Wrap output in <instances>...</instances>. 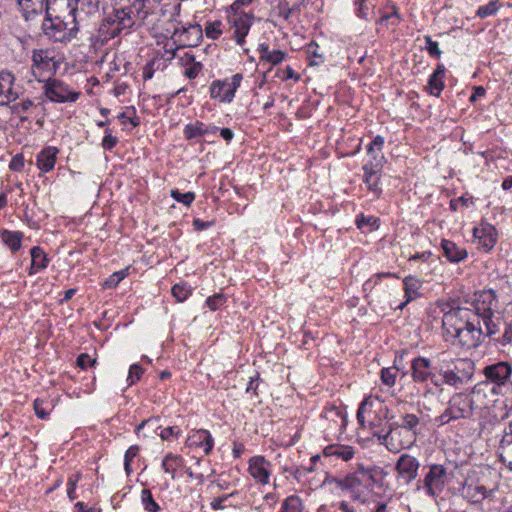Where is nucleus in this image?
I'll list each match as a JSON object with an SVG mask.
<instances>
[{
    "label": "nucleus",
    "instance_id": "obj_1",
    "mask_svg": "<svg viewBox=\"0 0 512 512\" xmlns=\"http://www.w3.org/2000/svg\"><path fill=\"white\" fill-rule=\"evenodd\" d=\"M446 341L465 349L476 348L482 343L484 329L471 318V310L456 307L446 312L442 319Z\"/></svg>",
    "mask_w": 512,
    "mask_h": 512
},
{
    "label": "nucleus",
    "instance_id": "obj_2",
    "mask_svg": "<svg viewBox=\"0 0 512 512\" xmlns=\"http://www.w3.org/2000/svg\"><path fill=\"white\" fill-rule=\"evenodd\" d=\"M129 12L121 4L116 6L113 2V11L103 19L99 27L100 35L104 39H112L122 33H129L135 25L134 16L130 15Z\"/></svg>",
    "mask_w": 512,
    "mask_h": 512
},
{
    "label": "nucleus",
    "instance_id": "obj_3",
    "mask_svg": "<svg viewBox=\"0 0 512 512\" xmlns=\"http://www.w3.org/2000/svg\"><path fill=\"white\" fill-rule=\"evenodd\" d=\"M42 29L46 36L55 42L65 43L76 36L78 31L77 22L69 20L64 14L45 17L42 23Z\"/></svg>",
    "mask_w": 512,
    "mask_h": 512
},
{
    "label": "nucleus",
    "instance_id": "obj_4",
    "mask_svg": "<svg viewBox=\"0 0 512 512\" xmlns=\"http://www.w3.org/2000/svg\"><path fill=\"white\" fill-rule=\"evenodd\" d=\"M448 473L446 468L440 464H432L423 479V488L429 497L436 498L444 490Z\"/></svg>",
    "mask_w": 512,
    "mask_h": 512
},
{
    "label": "nucleus",
    "instance_id": "obj_5",
    "mask_svg": "<svg viewBox=\"0 0 512 512\" xmlns=\"http://www.w3.org/2000/svg\"><path fill=\"white\" fill-rule=\"evenodd\" d=\"M44 93L50 101L57 103L75 102L80 96V92L72 91L63 81L51 78L44 84Z\"/></svg>",
    "mask_w": 512,
    "mask_h": 512
},
{
    "label": "nucleus",
    "instance_id": "obj_6",
    "mask_svg": "<svg viewBox=\"0 0 512 512\" xmlns=\"http://www.w3.org/2000/svg\"><path fill=\"white\" fill-rule=\"evenodd\" d=\"M448 407L457 420L471 418L474 411L479 409L473 397L464 393L454 394L448 402Z\"/></svg>",
    "mask_w": 512,
    "mask_h": 512
},
{
    "label": "nucleus",
    "instance_id": "obj_7",
    "mask_svg": "<svg viewBox=\"0 0 512 512\" xmlns=\"http://www.w3.org/2000/svg\"><path fill=\"white\" fill-rule=\"evenodd\" d=\"M243 79V75L241 73H236L232 76L231 81L227 80L213 81L210 86V95L212 98L220 99L222 102L230 103L234 96L237 88L240 86L241 81Z\"/></svg>",
    "mask_w": 512,
    "mask_h": 512
},
{
    "label": "nucleus",
    "instance_id": "obj_8",
    "mask_svg": "<svg viewBox=\"0 0 512 512\" xmlns=\"http://www.w3.org/2000/svg\"><path fill=\"white\" fill-rule=\"evenodd\" d=\"M253 20L254 15L252 13L233 12L232 15H229V22L234 29L233 36L237 44L242 46L245 43V37L249 33Z\"/></svg>",
    "mask_w": 512,
    "mask_h": 512
},
{
    "label": "nucleus",
    "instance_id": "obj_9",
    "mask_svg": "<svg viewBox=\"0 0 512 512\" xmlns=\"http://www.w3.org/2000/svg\"><path fill=\"white\" fill-rule=\"evenodd\" d=\"M44 13L47 16H55L64 14L69 20H75L78 11L77 0H47Z\"/></svg>",
    "mask_w": 512,
    "mask_h": 512
},
{
    "label": "nucleus",
    "instance_id": "obj_10",
    "mask_svg": "<svg viewBox=\"0 0 512 512\" xmlns=\"http://www.w3.org/2000/svg\"><path fill=\"white\" fill-rule=\"evenodd\" d=\"M419 467L420 463L415 457L409 454H402L396 462L395 470L409 484L416 479Z\"/></svg>",
    "mask_w": 512,
    "mask_h": 512
},
{
    "label": "nucleus",
    "instance_id": "obj_11",
    "mask_svg": "<svg viewBox=\"0 0 512 512\" xmlns=\"http://www.w3.org/2000/svg\"><path fill=\"white\" fill-rule=\"evenodd\" d=\"M434 370L429 358L418 356L411 361V377L416 383L427 382L433 376Z\"/></svg>",
    "mask_w": 512,
    "mask_h": 512
},
{
    "label": "nucleus",
    "instance_id": "obj_12",
    "mask_svg": "<svg viewBox=\"0 0 512 512\" xmlns=\"http://www.w3.org/2000/svg\"><path fill=\"white\" fill-rule=\"evenodd\" d=\"M485 377L498 386L504 385L512 373V367L508 362H498L484 368Z\"/></svg>",
    "mask_w": 512,
    "mask_h": 512
},
{
    "label": "nucleus",
    "instance_id": "obj_13",
    "mask_svg": "<svg viewBox=\"0 0 512 512\" xmlns=\"http://www.w3.org/2000/svg\"><path fill=\"white\" fill-rule=\"evenodd\" d=\"M384 441L385 447L393 453H398L403 449L410 448L414 443V439H412L411 435L404 431H387Z\"/></svg>",
    "mask_w": 512,
    "mask_h": 512
},
{
    "label": "nucleus",
    "instance_id": "obj_14",
    "mask_svg": "<svg viewBox=\"0 0 512 512\" xmlns=\"http://www.w3.org/2000/svg\"><path fill=\"white\" fill-rule=\"evenodd\" d=\"M23 17L28 21L35 16L41 15L45 11L47 0H13Z\"/></svg>",
    "mask_w": 512,
    "mask_h": 512
},
{
    "label": "nucleus",
    "instance_id": "obj_15",
    "mask_svg": "<svg viewBox=\"0 0 512 512\" xmlns=\"http://www.w3.org/2000/svg\"><path fill=\"white\" fill-rule=\"evenodd\" d=\"M499 451L501 461L512 470V421L508 423L503 431Z\"/></svg>",
    "mask_w": 512,
    "mask_h": 512
},
{
    "label": "nucleus",
    "instance_id": "obj_16",
    "mask_svg": "<svg viewBox=\"0 0 512 512\" xmlns=\"http://www.w3.org/2000/svg\"><path fill=\"white\" fill-rule=\"evenodd\" d=\"M179 34V41L183 46L195 47L197 46L203 37V31L199 24L190 25L187 28H183L180 32L176 30L174 35Z\"/></svg>",
    "mask_w": 512,
    "mask_h": 512
},
{
    "label": "nucleus",
    "instance_id": "obj_17",
    "mask_svg": "<svg viewBox=\"0 0 512 512\" xmlns=\"http://www.w3.org/2000/svg\"><path fill=\"white\" fill-rule=\"evenodd\" d=\"M33 68L39 70L51 71L56 70L53 51L48 49H35L32 53Z\"/></svg>",
    "mask_w": 512,
    "mask_h": 512
},
{
    "label": "nucleus",
    "instance_id": "obj_18",
    "mask_svg": "<svg viewBox=\"0 0 512 512\" xmlns=\"http://www.w3.org/2000/svg\"><path fill=\"white\" fill-rule=\"evenodd\" d=\"M332 482L339 488L353 493L355 499H360L359 488L362 486L358 469L343 478L334 477Z\"/></svg>",
    "mask_w": 512,
    "mask_h": 512
},
{
    "label": "nucleus",
    "instance_id": "obj_19",
    "mask_svg": "<svg viewBox=\"0 0 512 512\" xmlns=\"http://www.w3.org/2000/svg\"><path fill=\"white\" fill-rule=\"evenodd\" d=\"M14 76L7 71L0 72V104L14 101L18 95L13 91Z\"/></svg>",
    "mask_w": 512,
    "mask_h": 512
},
{
    "label": "nucleus",
    "instance_id": "obj_20",
    "mask_svg": "<svg viewBox=\"0 0 512 512\" xmlns=\"http://www.w3.org/2000/svg\"><path fill=\"white\" fill-rule=\"evenodd\" d=\"M268 466L269 462H267L264 457H253L249 462V472L258 482L267 484L269 479Z\"/></svg>",
    "mask_w": 512,
    "mask_h": 512
},
{
    "label": "nucleus",
    "instance_id": "obj_21",
    "mask_svg": "<svg viewBox=\"0 0 512 512\" xmlns=\"http://www.w3.org/2000/svg\"><path fill=\"white\" fill-rule=\"evenodd\" d=\"M462 495L468 502L478 504L486 499L489 496V493L483 485H474L472 483L465 482L462 487Z\"/></svg>",
    "mask_w": 512,
    "mask_h": 512
},
{
    "label": "nucleus",
    "instance_id": "obj_22",
    "mask_svg": "<svg viewBox=\"0 0 512 512\" xmlns=\"http://www.w3.org/2000/svg\"><path fill=\"white\" fill-rule=\"evenodd\" d=\"M58 153V149L53 146L45 147L38 155H37V166L43 172L51 171L56 163V155Z\"/></svg>",
    "mask_w": 512,
    "mask_h": 512
},
{
    "label": "nucleus",
    "instance_id": "obj_23",
    "mask_svg": "<svg viewBox=\"0 0 512 512\" xmlns=\"http://www.w3.org/2000/svg\"><path fill=\"white\" fill-rule=\"evenodd\" d=\"M187 441L190 446H203L206 455L211 453L214 445L211 434L204 429L196 431L193 435L188 437Z\"/></svg>",
    "mask_w": 512,
    "mask_h": 512
},
{
    "label": "nucleus",
    "instance_id": "obj_24",
    "mask_svg": "<svg viewBox=\"0 0 512 512\" xmlns=\"http://www.w3.org/2000/svg\"><path fill=\"white\" fill-rule=\"evenodd\" d=\"M444 256L450 262H460L467 257V251L458 247L454 242L443 239L441 243Z\"/></svg>",
    "mask_w": 512,
    "mask_h": 512
},
{
    "label": "nucleus",
    "instance_id": "obj_25",
    "mask_svg": "<svg viewBox=\"0 0 512 512\" xmlns=\"http://www.w3.org/2000/svg\"><path fill=\"white\" fill-rule=\"evenodd\" d=\"M217 130L218 127L216 126L207 127L204 123L196 121L194 124H188L185 126L184 135L187 139H193L207 134H215Z\"/></svg>",
    "mask_w": 512,
    "mask_h": 512
},
{
    "label": "nucleus",
    "instance_id": "obj_26",
    "mask_svg": "<svg viewBox=\"0 0 512 512\" xmlns=\"http://www.w3.org/2000/svg\"><path fill=\"white\" fill-rule=\"evenodd\" d=\"M380 168H381V160L378 161L376 164L370 163V164L364 165V167H363V170L365 172L364 182L367 184L369 190H372V191L378 190L379 177L377 176V174H378Z\"/></svg>",
    "mask_w": 512,
    "mask_h": 512
},
{
    "label": "nucleus",
    "instance_id": "obj_27",
    "mask_svg": "<svg viewBox=\"0 0 512 512\" xmlns=\"http://www.w3.org/2000/svg\"><path fill=\"white\" fill-rule=\"evenodd\" d=\"M258 51L260 53V59L267 61L272 65L280 64L285 59V53L281 50H269V46L266 43L259 45Z\"/></svg>",
    "mask_w": 512,
    "mask_h": 512
},
{
    "label": "nucleus",
    "instance_id": "obj_28",
    "mask_svg": "<svg viewBox=\"0 0 512 512\" xmlns=\"http://www.w3.org/2000/svg\"><path fill=\"white\" fill-rule=\"evenodd\" d=\"M403 283L406 301L398 306L399 309H403L408 302L414 299L418 295V290L421 287L420 281L412 276L406 277Z\"/></svg>",
    "mask_w": 512,
    "mask_h": 512
},
{
    "label": "nucleus",
    "instance_id": "obj_29",
    "mask_svg": "<svg viewBox=\"0 0 512 512\" xmlns=\"http://www.w3.org/2000/svg\"><path fill=\"white\" fill-rule=\"evenodd\" d=\"M0 237L2 241L12 250L17 251L21 247V241L23 238V233L19 231H9L3 229L0 231Z\"/></svg>",
    "mask_w": 512,
    "mask_h": 512
},
{
    "label": "nucleus",
    "instance_id": "obj_30",
    "mask_svg": "<svg viewBox=\"0 0 512 512\" xmlns=\"http://www.w3.org/2000/svg\"><path fill=\"white\" fill-rule=\"evenodd\" d=\"M183 465V459L179 455H174L172 453H168L163 461H162V469L166 473L171 474V479H175V472L177 467H181Z\"/></svg>",
    "mask_w": 512,
    "mask_h": 512
},
{
    "label": "nucleus",
    "instance_id": "obj_31",
    "mask_svg": "<svg viewBox=\"0 0 512 512\" xmlns=\"http://www.w3.org/2000/svg\"><path fill=\"white\" fill-rule=\"evenodd\" d=\"M115 5L118 6L121 4L126 11H130L129 14L139 18V16H143V1L144 0H113Z\"/></svg>",
    "mask_w": 512,
    "mask_h": 512
},
{
    "label": "nucleus",
    "instance_id": "obj_32",
    "mask_svg": "<svg viewBox=\"0 0 512 512\" xmlns=\"http://www.w3.org/2000/svg\"><path fill=\"white\" fill-rule=\"evenodd\" d=\"M31 258V269L35 268L36 270H41L48 266L49 259L44 251L38 246L31 249Z\"/></svg>",
    "mask_w": 512,
    "mask_h": 512
},
{
    "label": "nucleus",
    "instance_id": "obj_33",
    "mask_svg": "<svg viewBox=\"0 0 512 512\" xmlns=\"http://www.w3.org/2000/svg\"><path fill=\"white\" fill-rule=\"evenodd\" d=\"M420 420L415 414H405L401 416V425L404 432L410 434L414 442L416 441V427Z\"/></svg>",
    "mask_w": 512,
    "mask_h": 512
},
{
    "label": "nucleus",
    "instance_id": "obj_34",
    "mask_svg": "<svg viewBox=\"0 0 512 512\" xmlns=\"http://www.w3.org/2000/svg\"><path fill=\"white\" fill-rule=\"evenodd\" d=\"M453 370H455L457 374H460V377L466 381L473 376L474 363L468 359H461L455 363Z\"/></svg>",
    "mask_w": 512,
    "mask_h": 512
},
{
    "label": "nucleus",
    "instance_id": "obj_35",
    "mask_svg": "<svg viewBox=\"0 0 512 512\" xmlns=\"http://www.w3.org/2000/svg\"><path fill=\"white\" fill-rule=\"evenodd\" d=\"M474 312L471 311V318L475 319L477 325H481V319L486 316H493V312L475 298L473 303Z\"/></svg>",
    "mask_w": 512,
    "mask_h": 512
},
{
    "label": "nucleus",
    "instance_id": "obj_36",
    "mask_svg": "<svg viewBox=\"0 0 512 512\" xmlns=\"http://www.w3.org/2000/svg\"><path fill=\"white\" fill-rule=\"evenodd\" d=\"M475 296L478 302H481L487 308L489 307V309L493 312V309L496 307L497 304L496 294L494 291L484 290L481 291L480 293H476Z\"/></svg>",
    "mask_w": 512,
    "mask_h": 512
},
{
    "label": "nucleus",
    "instance_id": "obj_37",
    "mask_svg": "<svg viewBox=\"0 0 512 512\" xmlns=\"http://www.w3.org/2000/svg\"><path fill=\"white\" fill-rule=\"evenodd\" d=\"M34 106V102L30 99H26L22 102L13 104L11 108L12 114L19 116L21 121H26L28 118L24 116L28 110Z\"/></svg>",
    "mask_w": 512,
    "mask_h": 512
},
{
    "label": "nucleus",
    "instance_id": "obj_38",
    "mask_svg": "<svg viewBox=\"0 0 512 512\" xmlns=\"http://www.w3.org/2000/svg\"><path fill=\"white\" fill-rule=\"evenodd\" d=\"M141 501L144 505V509L149 512H159L160 506L153 499L152 493L149 489H143L141 492Z\"/></svg>",
    "mask_w": 512,
    "mask_h": 512
},
{
    "label": "nucleus",
    "instance_id": "obj_39",
    "mask_svg": "<svg viewBox=\"0 0 512 512\" xmlns=\"http://www.w3.org/2000/svg\"><path fill=\"white\" fill-rule=\"evenodd\" d=\"M78 10L80 9L88 15H93L99 12L102 0H77Z\"/></svg>",
    "mask_w": 512,
    "mask_h": 512
},
{
    "label": "nucleus",
    "instance_id": "obj_40",
    "mask_svg": "<svg viewBox=\"0 0 512 512\" xmlns=\"http://www.w3.org/2000/svg\"><path fill=\"white\" fill-rule=\"evenodd\" d=\"M128 275V268L114 272L103 283L104 289L115 288Z\"/></svg>",
    "mask_w": 512,
    "mask_h": 512
},
{
    "label": "nucleus",
    "instance_id": "obj_41",
    "mask_svg": "<svg viewBox=\"0 0 512 512\" xmlns=\"http://www.w3.org/2000/svg\"><path fill=\"white\" fill-rule=\"evenodd\" d=\"M440 375L444 377V382L450 386H458L463 384L465 381L460 377V374H457L455 370H440Z\"/></svg>",
    "mask_w": 512,
    "mask_h": 512
},
{
    "label": "nucleus",
    "instance_id": "obj_42",
    "mask_svg": "<svg viewBox=\"0 0 512 512\" xmlns=\"http://www.w3.org/2000/svg\"><path fill=\"white\" fill-rule=\"evenodd\" d=\"M481 323L484 326V334L485 336H492L495 335L500 331L499 324L500 319H497V322L493 320V316H486L485 318L481 319Z\"/></svg>",
    "mask_w": 512,
    "mask_h": 512
},
{
    "label": "nucleus",
    "instance_id": "obj_43",
    "mask_svg": "<svg viewBox=\"0 0 512 512\" xmlns=\"http://www.w3.org/2000/svg\"><path fill=\"white\" fill-rule=\"evenodd\" d=\"M170 195L177 202L182 203L183 205H185L187 207H189L192 204V202L195 200L194 192L181 193L178 189H172L170 191Z\"/></svg>",
    "mask_w": 512,
    "mask_h": 512
},
{
    "label": "nucleus",
    "instance_id": "obj_44",
    "mask_svg": "<svg viewBox=\"0 0 512 512\" xmlns=\"http://www.w3.org/2000/svg\"><path fill=\"white\" fill-rule=\"evenodd\" d=\"M282 505L288 512H302L303 509L302 500L297 495L287 497Z\"/></svg>",
    "mask_w": 512,
    "mask_h": 512
},
{
    "label": "nucleus",
    "instance_id": "obj_45",
    "mask_svg": "<svg viewBox=\"0 0 512 512\" xmlns=\"http://www.w3.org/2000/svg\"><path fill=\"white\" fill-rule=\"evenodd\" d=\"M171 293L177 302H183L191 294V289L186 283L175 284L171 289Z\"/></svg>",
    "mask_w": 512,
    "mask_h": 512
},
{
    "label": "nucleus",
    "instance_id": "obj_46",
    "mask_svg": "<svg viewBox=\"0 0 512 512\" xmlns=\"http://www.w3.org/2000/svg\"><path fill=\"white\" fill-rule=\"evenodd\" d=\"M358 471L362 486H364L367 489H372L374 484L376 483V479L372 470L365 469L363 466H360L358 468Z\"/></svg>",
    "mask_w": 512,
    "mask_h": 512
},
{
    "label": "nucleus",
    "instance_id": "obj_47",
    "mask_svg": "<svg viewBox=\"0 0 512 512\" xmlns=\"http://www.w3.org/2000/svg\"><path fill=\"white\" fill-rule=\"evenodd\" d=\"M428 88L430 89L431 95L438 97L441 91L444 89L443 78H439L431 74L428 79Z\"/></svg>",
    "mask_w": 512,
    "mask_h": 512
},
{
    "label": "nucleus",
    "instance_id": "obj_48",
    "mask_svg": "<svg viewBox=\"0 0 512 512\" xmlns=\"http://www.w3.org/2000/svg\"><path fill=\"white\" fill-rule=\"evenodd\" d=\"M396 375L397 369L395 367L383 368L381 370V380L389 387H392L395 384Z\"/></svg>",
    "mask_w": 512,
    "mask_h": 512
},
{
    "label": "nucleus",
    "instance_id": "obj_49",
    "mask_svg": "<svg viewBox=\"0 0 512 512\" xmlns=\"http://www.w3.org/2000/svg\"><path fill=\"white\" fill-rule=\"evenodd\" d=\"M498 10V2L490 1L487 5L481 6L478 8L476 15L480 18H486L490 15H493Z\"/></svg>",
    "mask_w": 512,
    "mask_h": 512
},
{
    "label": "nucleus",
    "instance_id": "obj_50",
    "mask_svg": "<svg viewBox=\"0 0 512 512\" xmlns=\"http://www.w3.org/2000/svg\"><path fill=\"white\" fill-rule=\"evenodd\" d=\"M221 25L222 23L220 21H215V22H212V23H207L206 27H205V34L208 38L210 39H213V40H216L219 38V36L221 35L222 33V30H221Z\"/></svg>",
    "mask_w": 512,
    "mask_h": 512
},
{
    "label": "nucleus",
    "instance_id": "obj_51",
    "mask_svg": "<svg viewBox=\"0 0 512 512\" xmlns=\"http://www.w3.org/2000/svg\"><path fill=\"white\" fill-rule=\"evenodd\" d=\"M226 302V296L222 293H216L206 300V305L212 310L215 311L219 307H221Z\"/></svg>",
    "mask_w": 512,
    "mask_h": 512
},
{
    "label": "nucleus",
    "instance_id": "obj_52",
    "mask_svg": "<svg viewBox=\"0 0 512 512\" xmlns=\"http://www.w3.org/2000/svg\"><path fill=\"white\" fill-rule=\"evenodd\" d=\"M144 370L139 364H133L129 368V373L127 377V381L129 382L128 385L131 386L135 383V381H138Z\"/></svg>",
    "mask_w": 512,
    "mask_h": 512
},
{
    "label": "nucleus",
    "instance_id": "obj_53",
    "mask_svg": "<svg viewBox=\"0 0 512 512\" xmlns=\"http://www.w3.org/2000/svg\"><path fill=\"white\" fill-rule=\"evenodd\" d=\"M425 43H426V50L428 51L429 55L435 58H440L442 52L439 49L438 43L436 41H433L430 36H425Z\"/></svg>",
    "mask_w": 512,
    "mask_h": 512
},
{
    "label": "nucleus",
    "instance_id": "obj_54",
    "mask_svg": "<svg viewBox=\"0 0 512 512\" xmlns=\"http://www.w3.org/2000/svg\"><path fill=\"white\" fill-rule=\"evenodd\" d=\"M76 363L81 369H87V367L96 364V359H92L88 354L82 353L77 357Z\"/></svg>",
    "mask_w": 512,
    "mask_h": 512
},
{
    "label": "nucleus",
    "instance_id": "obj_55",
    "mask_svg": "<svg viewBox=\"0 0 512 512\" xmlns=\"http://www.w3.org/2000/svg\"><path fill=\"white\" fill-rule=\"evenodd\" d=\"M180 433L181 430L177 426H170L162 429L159 436L162 440H169L171 437H178Z\"/></svg>",
    "mask_w": 512,
    "mask_h": 512
},
{
    "label": "nucleus",
    "instance_id": "obj_56",
    "mask_svg": "<svg viewBox=\"0 0 512 512\" xmlns=\"http://www.w3.org/2000/svg\"><path fill=\"white\" fill-rule=\"evenodd\" d=\"M354 455V450L350 446H337L335 456L342 458L344 461H349Z\"/></svg>",
    "mask_w": 512,
    "mask_h": 512
},
{
    "label": "nucleus",
    "instance_id": "obj_57",
    "mask_svg": "<svg viewBox=\"0 0 512 512\" xmlns=\"http://www.w3.org/2000/svg\"><path fill=\"white\" fill-rule=\"evenodd\" d=\"M368 405H372L371 397L364 398V400L360 403L359 408L357 410L356 417L361 426H364V412L366 411V407Z\"/></svg>",
    "mask_w": 512,
    "mask_h": 512
},
{
    "label": "nucleus",
    "instance_id": "obj_58",
    "mask_svg": "<svg viewBox=\"0 0 512 512\" xmlns=\"http://www.w3.org/2000/svg\"><path fill=\"white\" fill-rule=\"evenodd\" d=\"M117 143H118L117 137L113 136L110 133V130H106V135L102 140V147L105 150H111L116 146Z\"/></svg>",
    "mask_w": 512,
    "mask_h": 512
},
{
    "label": "nucleus",
    "instance_id": "obj_59",
    "mask_svg": "<svg viewBox=\"0 0 512 512\" xmlns=\"http://www.w3.org/2000/svg\"><path fill=\"white\" fill-rule=\"evenodd\" d=\"M9 167L12 171H21L24 167V157L22 154H16L10 164H9Z\"/></svg>",
    "mask_w": 512,
    "mask_h": 512
},
{
    "label": "nucleus",
    "instance_id": "obj_60",
    "mask_svg": "<svg viewBox=\"0 0 512 512\" xmlns=\"http://www.w3.org/2000/svg\"><path fill=\"white\" fill-rule=\"evenodd\" d=\"M79 478H80V474H77L75 479H73V477H70L68 479L67 495L71 501L76 499L75 489H76V485H77Z\"/></svg>",
    "mask_w": 512,
    "mask_h": 512
},
{
    "label": "nucleus",
    "instance_id": "obj_61",
    "mask_svg": "<svg viewBox=\"0 0 512 512\" xmlns=\"http://www.w3.org/2000/svg\"><path fill=\"white\" fill-rule=\"evenodd\" d=\"M501 343L503 345L512 343V320L509 323H506Z\"/></svg>",
    "mask_w": 512,
    "mask_h": 512
},
{
    "label": "nucleus",
    "instance_id": "obj_62",
    "mask_svg": "<svg viewBox=\"0 0 512 512\" xmlns=\"http://www.w3.org/2000/svg\"><path fill=\"white\" fill-rule=\"evenodd\" d=\"M213 225L212 221H203L199 218H196L193 220V227L197 231H202L204 229H207Z\"/></svg>",
    "mask_w": 512,
    "mask_h": 512
},
{
    "label": "nucleus",
    "instance_id": "obj_63",
    "mask_svg": "<svg viewBox=\"0 0 512 512\" xmlns=\"http://www.w3.org/2000/svg\"><path fill=\"white\" fill-rule=\"evenodd\" d=\"M450 408L447 407L445 411L437 418L440 425L448 424L452 420H456L452 414H450Z\"/></svg>",
    "mask_w": 512,
    "mask_h": 512
},
{
    "label": "nucleus",
    "instance_id": "obj_64",
    "mask_svg": "<svg viewBox=\"0 0 512 512\" xmlns=\"http://www.w3.org/2000/svg\"><path fill=\"white\" fill-rule=\"evenodd\" d=\"M43 405V402L40 401L39 399H36L34 401V410H35V414L41 418V419H45L47 416H48V413L44 410V408L42 407Z\"/></svg>",
    "mask_w": 512,
    "mask_h": 512
}]
</instances>
